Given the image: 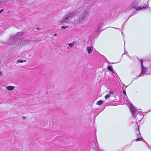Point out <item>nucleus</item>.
Masks as SVG:
<instances>
[{"mask_svg": "<svg viewBox=\"0 0 151 151\" xmlns=\"http://www.w3.org/2000/svg\"><path fill=\"white\" fill-rule=\"evenodd\" d=\"M129 109L132 114V116L131 118V119L132 121V122L133 123H134L136 122L137 124V125L138 127V129L137 130L136 133L137 134V137H138V138L137 139H134V140H135L136 141H140L143 139L141 137L140 134L139 132V125L138 123L139 122H138L137 119L136 118V115L135 113H134L135 108L131 104H130L129 106Z\"/></svg>", "mask_w": 151, "mask_h": 151, "instance_id": "f257e3e1", "label": "nucleus"}, {"mask_svg": "<svg viewBox=\"0 0 151 151\" xmlns=\"http://www.w3.org/2000/svg\"><path fill=\"white\" fill-rule=\"evenodd\" d=\"M77 13L76 12L68 13L60 19L59 21L60 23L63 24L68 22L71 18L75 16Z\"/></svg>", "mask_w": 151, "mask_h": 151, "instance_id": "f03ea898", "label": "nucleus"}, {"mask_svg": "<svg viewBox=\"0 0 151 151\" xmlns=\"http://www.w3.org/2000/svg\"><path fill=\"white\" fill-rule=\"evenodd\" d=\"M23 34V32H20L15 36H14L13 37L10 39V43L11 44H14L15 43H17L20 42V40L22 38V35Z\"/></svg>", "mask_w": 151, "mask_h": 151, "instance_id": "7ed1b4c3", "label": "nucleus"}, {"mask_svg": "<svg viewBox=\"0 0 151 151\" xmlns=\"http://www.w3.org/2000/svg\"><path fill=\"white\" fill-rule=\"evenodd\" d=\"M134 112L136 114V118L138 122L139 123L143 117V114L141 112V110L139 109L138 111H137L135 108Z\"/></svg>", "mask_w": 151, "mask_h": 151, "instance_id": "20e7f679", "label": "nucleus"}, {"mask_svg": "<svg viewBox=\"0 0 151 151\" xmlns=\"http://www.w3.org/2000/svg\"><path fill=\"white\" fill-rule=\"evenodd\" d=\"M88 14L87 13H84L82 16L79 18L78 20L79 23L80 24H82L83 21H85L88 19Z\"/></svg>", "mask_w": 151, "mask_h": 151, "instance_id": "39448f33", "label": "nucleus"}, {"mask_svg": "<svg viewBox=\"0 0 151 151\" xmlns=\"http://www.w3.org/2000/svg\"><path fill=\"white\" fill-rule=\"evenodd\" d=\"M141 67L142 69L141 73L144 74L147 71V68L144 67L143 65V61L142 60H141Z\"/></svg>", "mask_w": 151, "mask_h": 151, "instance_id": "423d86ee", "label": "nucleus"}, {"mask_svg": "<svg viewBox=\"0 0 151 151\" xmlns=\"http://www.w3.org/2000/svg\"><path fill=\"white\" fill-rule=\"evenodd\" d=\"M87 51L89 54L92 53L93 50V47L92 46L88 47L87 49Z\"/></svg>", "mask_w": 151, "mask_h": 151, "instance_id": "0eeeda50", "label": "nucleus"}, {"mask_svg": "<svg viewBox=\"0 0 151 151\" xmlns=\"http://www.w3.org/2000/svg\"><path fill=\"white\" fill-rule=\"evenodd\" d=\"M107 69L108 70L111 72L113 74H115V71L114 70L113 68H112V66H108Z\"/></svg>", "mask_w": 151, "mask_h": 151, "instance_id": "6e6552de", "label": "nucleus"}, {"mask_svg": "<svg viewBox=\"0 0 151 151\" xmlns=\"http://www.w3.org/2000/svg\"><path fill=\"white\" fill-rule=\"evenodd\" d=\"M27 42V41L24 40H22L20 41V42L19 44L20 45H25Z\"/></svg>", "mask_w": 151, "mask_h": 151, "instance_id": "1a4fd4ad", "label": "nucleus"}, {"mask_svg": "<svg viewBox=\"0 0 151 151\" xmlns=\"http://www.w3.org/2000/svg\"><path fill=\"white\" fill-rule=\"evenodd\" d=\"M133 9H135L137 11L142 9H143V8L141 6H138L137 7L134 6H133L132 7Z\"/></svg>", "mask_w": 151, "mask_h": 151, "instance_id": "9d476101", "label": "nucleus"}, {"mask_svg": "<svg viewBox=\"0 0 151 151\" xmlns=\"http://www.w3.org/2000/svg\"><path fill=\"white\" fill-rule=\"evenodd\" d=\"M76 42L73 41L72 42L68 44L69 45V46L70 48H71L73 47L76 44Z\"/></svg>", "mask_w": 151, "mask_h": 151, "instance_id": "9b49d317", "label": "nucleus"}, {"mask_svg": "<svg viewBox=\"0 0 151 151\" xmlns=\"http://www.w3.org/2000/svg\"><path fill=\"white\" fill-rule=\"evenodd\" d=\"M93 143L95 145V147H94V148H96L99 147L98 144L97 142L96 139V141L94 142Z\"/></svg>", "mask_w": 151, "mask_h": 151, "instance_id": "f8f14e48", "label": "nucleus"}, {"mask_svg": "<svg viewBox=\"0 0 151 151\" xmlns=\"http://www.w3.org/2000/svg\"><path fill=\"white\" fill-rule=\"evenodd\" d=\"M14 87L12 86H9L6 87V88L8 90L10 91L13 90L14 88Z\"/></svg>", "mask_w": 151, "mask_h": 151, "instance_id": "ddd939ff", "label": "nucleus"}, {"mask_svg": "<svg viewBox=\"0 0 151 151\" xmlns=\"http://www.w3.org/2000/svg\"><path fill=\"white\" fill-rule=\"evenodd\" d=\"M104 101L102 100H100L97 103V104L98 105H100L103 103Z\"/></svg>", "mask_w": 151, "mask_h": 151, "instance_id": "4468645a", "label": "nucleus"}, {"mask_svg": "<svg viewBox=\"0 0 151 151\" xmlns=\"http://www.w3.org/2000/svg\"><path fill=\"white\" fill-rule=\"evenodd\" d=\"M110 93H109L107 95H106L105 96V98L106 99H107L108 98H109V97H110Z\"/></svg>", "mask_w": 151, "mask_h": 151, "instance_id": "2eb2a0df", "label": "nucleus"}, {"mask_svg": "<svg viewBox=\"0 0 151 151\" xmlns=\"http://www.w3.org/2000/svg\"><path fill=\"white\" fill-rule=\"evenodd\" d=\"M25 61H26L25 60H19L18 61V62L19 63H22L23 62H25Z\"/></svg>", "mask_w": 151, "mask_h": 151, "instance_id": "dca6fc26", "label": "nucleus"}, {"mask_svg": "<svg viewBox=\"0 0 151 151\" xmlns=\"http://www.w3.org/2000/svg\"><path fill=\"white\" fill-rule=\"evenodd\" d=\"M147 5H146V4H144L143 6V8H147Z\"/></svg>", "mask_w": 151, "mask_h": 151, "instance_id": "f3484780", "label": "nucleus"}, {"mask_svg": "<svg viewBox=\"0 0 151 151\" xmlns=\"http://www.w3.org/2000/svg\"><path fill=\"white\" fill-rule=\"evenodd\" d=\"M4 10V9H2L0 11V13H1Z\"/></svg>", "mask_w": 151, "mask_h": 151, "instance_id": "a211bd4d", "label": "nucleus"}, {"mask_svg": "<svg viewBox=\"0 0 151 151\" xmlns=\"http://www.w3.org/2000/svg\"><path fill=\"white\" fill-rule=\"evenodd\" d=\"M22 119H26V118L25 117L23 116L22 117Z\"/></svg>", "mask_w": 151, "mask_h": 151, "instance_id": "6ab92c4d", "label": "nucleus"}, {"mask_svg": "<svg viewBox=\"0 0 151 151\" xmlns=\"http://www.w3.org/2000/svg\"><path fill=\"white\" fill-rule=\"evenodd\" d=\"M61 28L65 29V27H64V26H62L61 27Z\"/></svg>", "mask_w": 151, "mask_h": 151, "instance_id": "aec40b11", "label": "nucleus"}, {"mask_svg": "<svg viewBox=\"0 0 151 151\" xmlns=\"http://www.w3.org/2000/svg\"><path fill=\"white\" fill-rule=\"evenodd\" d=\"M123 93L125 95H126V92L125 91H123Z\"/></svg>", "mask_w": 151, "mask_h": 151, "instance_id": "412c9836", "label": "nucleus"}, {"mask_svg": "<svg viewBox=\"0 0 151 151\" xmlns=\"http://www.w3.org/2000/svg\"><path fill=\"white\" fill-rule=\"evenodd\" d=\"M57 35V34H55L54 35V36H56Z\"/></svg>", "mask_w": 151, "mask_h": 151, "instance_id": "4be33fe9", "label": "nucleus"}, {"mask_svg": "<svg viewBox=\"0 0 151 151\" xmlns=\"http://www.w3.org/2000/svg\"><path fill=\"white\" fill-rule=\"evenodd\" d=\"M68 26H64V27H65V28H67L68 27Z\"/></svg>", "mask_w": 151, "mask_h": 151, "instance_id": "5701e85b", "label": "nucleus"}, {"mask_svg": "<svg viewBox=\"0 0 151 151\" xmlns=\"http://www.w3.org/2000/svg\"><path fill=\"white\" fill-rule=\"evenodd\" d=\"M110 93H111V94H113V92L112 91H110Z\"/></svg>", "mask_w": 151, "mask_h": 151, "instance_id": "b1692460", "label": "nucleus"}, {"mask_svg": "<svg viewBox=\"0 0 151 151\" xmlns=\"http://www.w3.org/2000/svg\"><path fill=\"white\" fill-rule=\"evenodd\" d=\"M2 75V73L1 72H0V76H1Z\"/></svg>", "mask_w": 151, "mask_h": 151, "instance_id": "393cba45", "label": "nucleus"}, {"mask_svg": "<svg viewBox=\"0 0 151 151\" xmlns=\"http://www.w3.org/2000/svg\"><path fill=\"white\" fill-rule=\"evenodd\" d=\"M140 76H140V75H139V76H138V77H137V78H135V79H137L138 77H140Z\"/></svg>", "mask_w": 151, "mask_h": 151, "instance_id": "a878e982", "label": "nucleus"}, {"mask_svg": "<svg viewBox=\"0 0 151 151\" xmlns=\"http://www.w3.org/2000/svg\"><path fill=\"white\" fill-rule=\"evenodd\" d=\"M101 28L100 26L99 27V30Z\"/></svg>", "mask_w": 151, "mask_h": 151, "instance_id": "bb28decb", "label": "nucleus"}, {"mask_svg": "<svg viewBox=\"0 0 151 151\" xmlns=\"http://www.w3.org/2000/svg\"><path fill=\"white\" fill-rule=\"evenodd\" d=\"M76 21H75V22H74V24H76Z\"/></svg>", "mask_w": 151, "mask_h": 151, "instance_id": "cd10ccee", "label": "nucleus"}, {"mask_svg": "<svg viewBox=\"0 0 151 151\" xmlns=\"http://www.w3.org/2000/svg\"><path fill=\"white\" fill-rule=\"evenodd\" d=\"M115 28V29H117V28Z\"/></svg>", "mask_w": 151, "mask_h": 151, "instance_id": "c85d7f7f", "label": "nucleus"}]
</instances>
